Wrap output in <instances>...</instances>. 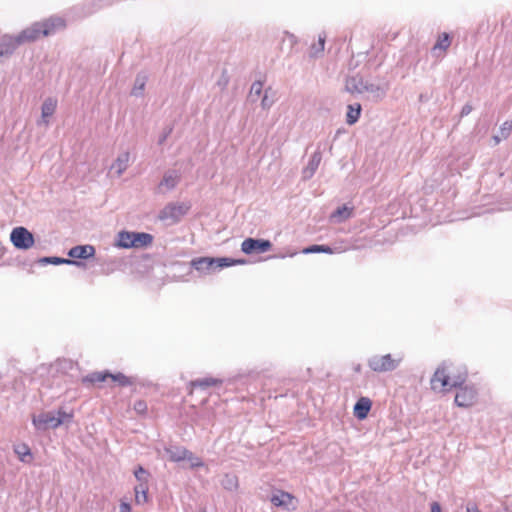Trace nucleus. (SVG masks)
Here are the masks:
<instances>
[{"mask_svg": "<svg viewBox=\"0 0 512 512\" xmlns=\"http://www.w3.org/2000/svg\"><path fill=\"white\" fill-rule=\"evenodd\" d=\"M448 363L443 362L434 372L431 378V388L438 392H447L454 387H461L467 377L464 371L457 375L451 374Z\"/></svg>", "mask_w": 512, "mask_h": 512, "instance_id": "f257e3e1", "label": "nucleus"}, {"mask_svg": "<svg viewBox=\"0 0 512 512\" xmlns=\"http://www.w3.org/2000/svg\"><path fill=\"white\" fill-rule=\"evenodd\" d=\"M40 23L43 36L54 34L65 27V21L60 17H51Z\"/></svg>", "mask_w": 512, "mask_h": 512, "instance_id": "ddd939ff", "label": "nucleus"}, {"mask_svg": "<svg viewBox=\"0 0 512 512\" xmlns=\"http://www.w3.org/2000/svg\"><path fill=\"white\" fill-rule=\"evenodd\" d=\"M371 400L366 397L360 398L355 406H354V415L360 420H363L367 417L370 409H371Z\"/></svg>", "mask_w": 512, "mask_h": 512, "instance_id": "aec40b11", "label": "nucleus"}, {"mask_svg": "<svg viewBox=\"0 0 512 512\" xmlns=\"http://www.w3.org/2000/svg\"><path fill=\"white\" fill-rule=\"evenodd\" d=\"M190 468H197L204 466L203 461L191 451L187 450L185 459Z\"/></svg>", "mask_w": 512, "mask_h": 512, "instance_id": "72a5a7b5", "label": "nucleus"}, {"mask_svg": "<svg viewBox=\"0 0 512 512\" xmlns=\"http://www.w3.org/2000/svg\"><path fill=\"white\" fill-rule=\"evenodd\" d=\"M188 209L189 206L184 203H170L160 212V218L177 222L187 213Z\"/></svg>", "mask_w": 512, "mask_h": 512, "instance_id": "0eeeda50", "label": "nucleus"}, {"mask_svg": "<svg viewBox=\"0 0 512 512\" xmlns=\"http://www.w3.org/2000/svg\"><path fill=\"white\" fill-rule=\"evenodd\" d=\"M477 392L473 387H461L455 396V403L459 407H469L474 404Z\"/></svg>", "mask_w": 512, "mask_h": 512, "instance_id": "6e6552de", "label": "nucleus"}, {"mask_svg": "<svg viewBox=\"0 0 512 512\" xmlns=\"http://www.w3.org/2000/svg\"><path fill=\"white\" fill-rule=\"evenodd\" d=\"M431 512H441V506L438 502H433L431 504Z\"/></svg>", "mask_w": 512, "mask_h": 512, "instance_id": "49530a36", "label": "nucleus"}, {"mask_svg": "<svg viewBox=\"0 0 512 512\" xmlns=\"http://www.w3.org/2000/svg\"><path fill=\"white\" fill-rule=\"evenodd\" d=\"M364 92L370 94L373 100L379 101L382 100L389 89V85L386 82L382 83H373L366 81Z\"/></svg>", "mask_w": 512, "mask_h": 512, "instance_id": "f8f14e48", "label": "nucleus"}, {"mask_svg": "<svg viewBox=\"0 0 512 512\" xmlns=\"http://www.w3.org/2000/svg\"><path fill=\"white\" fill-rule=\"evenodd\" d=\"M366 81L358 75L351 76L346 79L345 90L349 93H364Z\"/></svg>", "mask_w": 512, "mask_h": 512, "instance_id": "dca6fc26", "label": "nucleus"}, {"mask_svg": "<svg viewBox=\"0 0 512 512\" xmlns=\"http://www.w3.org/2000/svg\"><path fill=\"white\" fill-rule=\"evenodd\" d=\"M352 215V208L344 205L339 207L335 212L331 214V221L334 223H341L346 219L350 218Z\"/></svg>", "mask_w": 512, "mask_h": 512, "instance_id": "5701e85b", "label": "nucleus"}, {"mask_svg": "<svg viewBox=\"0 0 512 512\" xmlns=\"http://www.w3.org/2000/svg\"><path fill=\"white\" fill-rule=\"evenodd\" d=\"M72 414L62 410L43 412L39 415H34L32 418L33 425L38 430L54 429L58 426L71 421Z\"/></svg>", "mask_w": 512, "mask_h": 512, "instance_id": "f03ea898", "label": "nucleus"}, {"mask_svg": "<svg viewBox=\"0 0 512 512\" xmlns=\"http://www.w3.org/2000/svg\"><path fill=\"white\" fill-rule=\"evenodd\" d=\"M129 162H130L129 152H127V151L122 152L118 155L116 160L111 165V170L114 171L117 174V176H120L128 168Z\"/></svg>", "mask_w": 512, "mask_h": 512, "instance_id": "6ab92c4d", "label": "nucleus"}, {"mask_svg": "<svg viewBox=\"0 0 512 512\" xmlns=\"http://www.w3.org/2000/svg\"><path fill=\"white\" fill-rule=\"evenodd\" d=\"M179 180H180L179 172H177L175 170L167 171L164 174L163 179L161 180V182L158 185L157 192L164 194L168 191L173 190L177 186Z\"/></svg>", "mask_w": 512, "mask_h": 512, "instance_id": "9d476101", "label": "nucleus"}, {"mask_svg": "<svg viewBox=\"0 0 512 512\" xmlns=\"http://www.w3.org/2000/svg\"><path fill=\"white\" fill-rule=\"evenodd\" d=\"M263 90V84L260 81H256L251 85L250 92H249V98L251 101H256L262 93Z\"/></svg>", "mask_w": 512, "mask_h": 512, "instance_id": "f704fd0d", "label": "nucleus"}, {"mask_svg": "<svg viewBox=\"0 0 512 512\" xmlns=\"http://www.w3.org/2000/svg\"><path fill=\"white\" fill-rule=\"evenodd\" d=\"M110 373L108 372H93L87 375L83 381L96 383V382H104L107 378H109Z\"/></svg>", "mask_w": 512, "mask_h": 512, "instance_id": "473e14b6", "label": "nucleus"}, {"mask_svg": "<svg viewBox=\"0 0 512 512\" xmlns=\"http://www.w3.org/2000/svg\"><path fill=\"white\" fill-rule=\"evenodd\" d=\"M95 254V248L92 245H79L72 247L68 255L74 259H87L93 257Z\"/></svg>", "mask_w": 512, "mask_h": 512, "instance_id": "2eb2a0df", "label": "nucleus"}, {"mask_svg": "<svg viewBox=\"0 0 512 512\" xmlns=\"http://www.w3.org/2000/svg\"><path fill=\"white\" fill-rule=\"evenodd\" d=\"M17 42V36L12 37L10 35H4L0 38V54L8 56L19 46Z\"/></svg>", "mask_w": 512, "mask_h": 512, "instance_id": "f3484780", "label": "nucleus"}, {"mask_svg": "<svg viewBox=\"0 0 512 512\" xmlns=\"http://www.w3.org/2000/svg\"><path fill=\"white\" fill-rule=\"evenodd\" d=\"M134 236V244L132 247L134 248H140L145 247L152 243L153 237L148 233H133Z\"/></svg>", "mask_w": 512, "mask_h": 512, "instance_id": "a878e982", "label": "nucleus"}, {"mask_svg": "<svg viewBox=\"0 0 512 512\" xmlns=\"http://www.w3.org/2000/svg\"><path fill=\"white\" fill-rule=\"evenodd\" d=\"M224 489L234 491L238 488V478L233 474H226L221 480Z\"/></svg>", "mask_w": 512, "mask_h": 512, "instance_id": "c756f323", "label": "nucleus"}, {"mask_svg": "<svg viewBox=\"0 0 512 512\" xmlns=\"http://www.w3.org/2000/svg\"><path fill=\"white\" fill-rule=\"evenodd\" d=\"M41 264H68V265H76V266H82V263L76 260H70L60 257H43L39 260Z\"/></svg>", "mask_w": 512, "mask_h": 512, "instance_id": "393cba45", "label": "nucleus"}, {"mask_svg": "<svg viewBox=\"0 0 512 512\" xmlns=\"http://www.w3.org/2000/svg\"><path fill=\"white\" fill-rule=\"evenodd\" d=\"M319 252L331 254V253H333V250L329 246H325V245H312L303 250V253H305V254L319 253Z\"/></svg>", "mask_w": 512, "mask_h": 512, "instance_id": "c9c22d12", "label": "nucleus"}, {"mask_svg": "<svg viewBox=\"0 0 512 512\" xmlns=\"http://www.w3.org/2000/svg\"><path fill=\"white\" fill-rule=\"evenodd\" d=\"M451 41L450 37L447 33H443L439 36L437 42L435 43L433 47V52L436 54L438 51H446L448 47L450 46Z\"/></svg>", "mask_w": 512, "mask_h": 512, "instance_id": "c85d7f7f", "label": "nucleus"}, {"mask_svg": "<svg viewBox=\"0 0 512 512\" xmlns=\"http://www.w3.org/2000/svg\"><path fill=\"white\" fill-rule=\"evenodd\" d=\"M10 241L21 250H27L34 245V236L25 227H16L11 231Z\"/></svg>", "mask_w": 512, "mask_h": 512, "instance_id": "20e7f679", "label": "nucleus"}, {"mask_svg": "<svg viewBox=\"0 0 512 512\" xmlns=\"http://www.w3.org/2000/svg\"><path fill=\"white\" fill-rule=\"evenodd\" d=\"M42 35V26L40 22L34 23L31 27L23 30L17 35L18 44H24L37 40Z\"/></svg>", "mask_w": 512, "mask_h": 512, "instance_id": "9b49d317", "label": "nucleus"}, {"mask_svg": "<svg viewBox=\"0 0 512 512\" xmlns=\"http://www.w3.org/2000/svg\"><path fill=\"white\" fill-rule=\"evenodd\" d=\"M221 383V381L217 378L207 377L203 379H198L193 382H191L192 387H200V388H206L209 386H214Z\"/></svg>", "mask_w": 512, "mask_h": 512, "instance_id": "2f4dec72", "label": "nucleus"}, {"mask_svg": "<svg viewBox=\"0 0 512 512\" xmlns=\"http://www.w3.org/2000/svg\"><path fill=\"white\" fill-rule=\"evenodd\" d=\"M273 103H274V100L272 98H269L267 91H266L261 100L262 108L269 109L273 105Z\"/></svg>", "mask_w": 512, "mask_h": 512, "instance_id": "a19ab883", "label": "nucleus"}, {"mask_svg": "<svg viewBox=\"0 0 512 512\" xmlns=\"http://www.w3.org/2000/svg\"><path fill=\"white\" fill-rule=\"evenodd\" d=\"M493 139H494L495 143L498 144V143H500V141L504 140L505 138H502V135H500L498 133V134L493 136Z\"/></svg>", "mask_w": 512, "mask_h": 512, "instance_id": "de8ad7c7", "label": "nucleus"}, {"mask_svg": "<svg viewBox=\"0 0 512 512\" xmlns=\"http://www.w3.org/2000/svg\"><path fill=\"white\" fill-rule=\"evenodd\" d=\"M270 501L273 505L277 507H283L288 510H295L297 507V502L295 498L284 491H277L271 496Z\"/></svg>", "mask_w": 512, "mask_h": 512, "instance_id": "1a4fd4ad", "label": "nucleus"}, {"mask_svg": "<svg viewBox=\"0 0 512 512\" xmlns=\"http://www.w3.org/2000/svg\"><path fill=\"white\" fill-rule=\"evenodd\" d=\"M57 101L53 98H47L41 107V120L38 122L39 125H48L47 118L52 116L56 110Z\"/></svg>", "mask_w": 512, "mask_h": 512, "instance_id": "a211bd4d", "label": "nucleus"}, {"mask_svg": "<svg viewBox=\"0 0 512 512\" xmlns=\"http://www.w3.org/2000/svg\"><path fill=\"white\" fill-rule=\"evenodd\" d=\"M1 57H3V55H2V54H0V58H1Z\"/></svg>", "mask_w": 512, "mask_h": 512, "instance_id": "8fccbe9b", "label": "nucleus"}, {"mask_svg": "<svg viewBox=\"0 0 512 512\" xmlns=\"http://www.w3.org/2000/svg\"><path fill=\"white\" fill-rule=\"evenodd\" d=\"M361 110H362V108L359 103L348 105L347 113H346V123L348 125L355 124L360 117Z\"/></svg>", "mask_w": 512, "mask_h": 512, "instance_id": "4be33fe9", "label": "nucleus"}, {"mask_svg": "<svg viewBox=\"0 0 512 512\" xmlns=\"http://www.w3.org/2000/svg\"><path fill=\"white\" fill-rule=\"evenodd\" d=\"M472 110H473L472 105H471V104H469V103H466V104L462 107V109H461L460 116H461V117L467 116V115H469V114L472 112Z\"/></svg>", "mask_w": 512, "mask_h": 512, "instance_id": "79ce46f5", "label": "nucleus"}, {"mask_svg": "<svg viewBox=\"0 0 512 512\" xmlns=\"http://www.w3.org/2000/svg\"><path fill=\"white\" fill-rule=\"evenodd\" d=\"M134 409L138 413H144L146 411V409H147L146 403L143 402V401H138V402L135 403Z\"/></svg>", "mask_w": 512, "mask_h": 512, "instance_id": "37998d69", "label": "nucleus"}, {"mask_svg": "<svg viewBox=\"0 0 512 512\" xmlns=\"http://www.w3.org/2000/svg\"><path fill=\"white\" fill-rule=\"evenodd\" d=\"M131 511V506L130 504L126 503V502H122L120 504V512H130Z\"/></svg>", "mask_w": 512, "mask_h": 512, "instance_id": "a18cd8bd", "label": "nucleus"}, {"mask_svg": "<svg viewBox=\"0 0 512 512\" xmlns=\"http://www.w3.org/2000/svg\"><path fill=\"white\" fill-rule=\"evenodd\" d=\"M146 80L147 78L145 75H137L132 89V95L140 96L142 94L146 85Z\"/></svg>", "mask_w": 512, "mask_h": 512, "instance_id": "7c9ffc66", "label": "nucleus"}, {"mask_svg": "<svg viewBox=\"0 0 512 512\" xmlns=\"http://www.w3.org/2000/svg\"><path fill=\"white\" fill-rule=\"evenodd\" d=\"M148 501V491L139 492L135 491V502L138 505L144 504Z\"/></svg>", "mask_w": 512, "mask_h": 512, "instance_id": "ea45409f", "label": "nucleus"}, {"mask_svg": "<svg viewBox=\"0 0 512 512\" xmlns=\"http://www.w3.org/2000/svg\"><path fill=\"white\" fill-rule=\"evenodd\" d=\"M134 475H135V478L137 479V481L139 483L141 482H148V479H149V473L148 471H146L143 467L139 466L135 471H134Z\"/></svg>", "mask_w": 512, "mask_h": 512, "instance_id": "e433bc0d", "label": "nucleus"}, {"mask_svg": "<svg viewBox=\"0 0 512 512\" xmlns=\"http://www.w3.org/2000/svg\"><path fill=\"white\" fill-rule=\"evenodd\" d=\"M272 243L265 239L247 238L241 244V250L245 254H261L269 251Z\"/></svg>", "mask_w": 512, "mask_h": 512, "instance_id": "423d86ee", "label": "nucleus"}, {"mask_svg": "<svg viewBox=\"0 0 512 512\" xmlns=\"http://www.w3.org/2000/svg\"><path fill=\"white\" fill-rule=\"evenodd\" d=\"M243 260H233L230 258H209L201 257L192 260L191 265L199 272H209L215 269L229 267L235 264H242Z\"/></svg>", "mask_w": 512, "mask_h": 512, "instance_id": "7ed1b4c3", "label": "nucleus"}, {"mask_svg": "<svg viewBox=\"0 0 512 512\" xmlns=\"http://www.w3.org/2000/svg\"><path fill=\"white\" fill-rule=\"evenodd\" d=\"M134 232L122 231L118 234L116 245L120 248H132L134 242Z\"/></svg>", "mask_w": 512, "mask_h": 512, "instance_id": "b1692460", "label": "nucleus"}, {"mask_svg": "<svg viewBox=\"0 0 512 512\" xmlns=\"http://www.w3.org/2000/svg\"><path fill=\"white\" fill-rule=\"evenodd\" d=\"M109 378H111L114 382H117L121 386H126V385L130 384V380L122 373H117V374L110 373Z\"/></svg>", "mask_w": 512, "mask_h": 512, "instance_id": "4c0bfd02", "label": "nucleus"}, {"mask_svg": "<svg viewBox=\"0 0 512 512\" xmlns=\"http://www.w3.org/2000/svg\"><path fill=\"white\" fill-rule=\"evenodd\" d=\"M325 40H326V36L320 34L318 37V42L313 43L310 47V56L311 57L317 58L323 53L324 47H325Z\"/></svg>", "mask_w": 512, "mask_h": 512, "instance_id": "bb28decb", "label": "nucleus"}, {"mask_svg": "<svg viewBox=\"0 0 512 512\" xmlns=\"http://www.w3.org/2000/svg\"><path fill=\"white\" fill-rule=\"evenodd\" d=\"M512 131V121H505L499 129V134L502 135V138H508Z\"/></svg>", "mask_w": 512, "mask_h": 512, "instance_id": "58836bf2", "label": "nucleus"}, {"mask_svg": "<svg viewBox=\"0 0 512 512\" xmlns=\"http://www.w3.org/2000/svg\"><path fill=\"white\" fill-rule=\"evenodd\" d=\"M466 512H480L476 506H468Z\"/></svg>", "mask_w": 512, "mask_h": 512, "instance_id": "09e8293b", "label": "nucleus"}, {"mask_svg": "<svg viewBox=\"0 0 512 512\" xmlns=\"http://www.w3.org/2000/svg\"><path fill=\"white\" fill-rule=\"evenodd\" d=\"M399 362L400 359H393L390 354H386L371 357L368 365L375 372H387L396 369Z\"/></svg>", "mask_w": 512, "mask_h": 512, "instance_id": "39448f33", "label": "nucleus"}, {"mask_svg": "<svg viewBox=\"0 0 512 512\" xmlns=\"http://www.w3.org/2000/svg\"><path fill=\"white\" fill-rule=\"evenodd\" d=\"M164 451L170 461L181 462L185 459L187 449L182 446H169Z\"/></svg>", "mask_w": 512, "mask_h": 512, "instance_id": "412c9836", "label": "nucleus"}, {"mask_svg": "<svg viewBox=\"0 0 512 512\" xmlns=\"http://www.w3.org/2000/svg\"><path fill=\"white\" fill-rule=\"evenodd\" d=\"M139 490V492L148 491V482H141L137 484L134 488V491Z\"/></svg>", "mask_w": 512, "mask_h": 512, "instance_id": "c03bdc74", "label": "nucleus"}, {"mask_svg": "<svg viewBox=\"0 0 512 512\" xmlns=\"http://www.w3.org/2000/svg\"><path fill=\"white\" fill-rule=\"evenodd\" d=\"M321 160L322 155L319 151H316L311 155L307 165L302 170V179L304 181L309 180L310 178L313 177V175L315 174L316 170L320 165Z\"/></svg>", "mask_w": 512, "mask_h": 512, "instance_id": "4468645a", "label": "nucleus"}, {"mask_svg": "<svg viewBox=\"0 0 512 512\" xmlns=\"http://www.w3.org/2000/svg\"><path fill=\"white\" fill-rule=\"evenodd\" d=\"M14 452L19 457L20 461L27 463L31 458V451L28 445L26 444H18L14 446Z\"/></svg>", "mask_w": 512, "mask_h": 512, "instance_id": "cd10ccee", "label": "nucleus"}]
</instances>
